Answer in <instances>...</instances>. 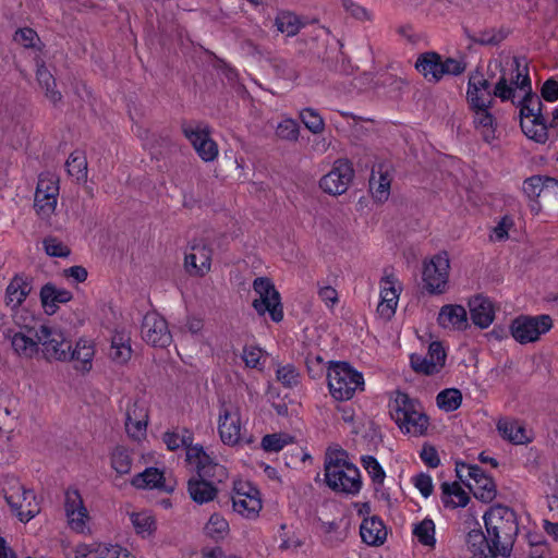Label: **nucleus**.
<instances>
[{
  "mask_svg": "<svg viewBox=\"0 0 558 558\" xmlns=\"http://www.w3.org/2000/svg\"><path fill=\"white\" fill-rule=\"evenodd\" d=\"M490 78H496L494 96L501 101L510 100L520 109L538 98L532 90L525 62L510 53H501L488 64Z\"/></svg>",
  "mask_w": 558,
  "mask_h": 558,
  "instance_id": "nucleus-1",
  "label": "nucleus"
},
{
  "mask_svg": "<svg viewBox=\"0 0 558 558\" xmlns=\"http://www.w3.org/2000/svg\"><path fill=\"white\" fill-rule=\"evenodd\" d=\"M411 482L424 498H428L433 494L434 484L429 474L418 473L412 476Z\"/></svg>",
  "mask_w": 558,
  "mask_h": 558,
  "instance_id": "nucleus-63",
  "label": "nucleus"
},
{
  "mask_svg": "<svg viewBox=\"0 0 558 558\" xmlns=\"http://www.w3.org/2000/svg\"><path fill=\"white\" fill-rule=\"evenodd\" d=\"M497 430L504 439L515 445H523L531 440L523 424L515 420L500 418L497 423Z\"/></svg>",
  "mask_w": 558,
  "mask_h": 558,
  "instance_id": "nucleus-38",
  "label": "nucleus"
},
{
  "mask_svg": "<svg viewBox=\"0 0 558 558\" xmlns=\"http://www.w3.org/2000/svg\"><path fill=\"white\" fill-rule=\"evenodd\" d=\"M325 480L332 490L349 495L359 494L362 487L360 470L348 460L343 451L327 454Z\"/></svg>",
  "mask_w": 558,
  "mask_h": 558,
  "instance_id": "nucleus-5",
  "label": "nucleus"
},
{
  "mask_svg": "<svg viewBox=\"0 0 558 558\" xmlns=\"http://www.w3.org/2000/svg\"><path fill=\"white\" fill-rule=\"evenodd\" d=\"M360 534L367 545L380 546L387 538V529L378 517H368L362 521Z\"/></svg>",
  "mask_w": 558,
  "mask_h": 558,
  "instance_id": "nucleus-33",
  "label": "nucleus"
},
{
  "mask_svg": "<svg viewBox=\"0 0 558 558\" xmlns=\"http://www.w3.org/2000/svg\"><path fill=\"white\" fill-rule=\"evenodd\" d=\"M66 170L71 177L82 180L87 174L86 158L81 153H73L66 160Z\"/></svg>",
  "mask_w": 558,
  "mask_h": 558,
  "instance_id": "nucleus-55",
  "label": "nucleus"
},
{
  "mask_svg": "<svg viewBox=\"0 0 558 558\" xmlns=\"http://www.w3.org/2000/svg\"><path fill=\"white\" fill-rule=\"evenodd\" d=\"M416 70L428 82H438L445 75H459L466 69V64L459 59L446 58L442 59L436 52H425L418 56L415 61Z\"/></svg>",
  "mask_w": 558,
  "mask_h": 558,
  "instance_id": "nucleus-11",
  "label": "nucleus"
},
{
  "mask_svg": "<svg viewBox=\"0 0 558 558\" xmlns=\"http://www.w3.org/2000/svg\"><path fill=\"white\" fill-rule=\"evenodd\" d=\"M462 392L457 388H446L436 396V404L444 412H453L462 404Z\"/></svg>",
  "mask_w": 558,
  "mask_h": 558,
  "instance_id": "nucleus-45",
  "label": "nucleus"
},
{
  "mask_svg": "<svg viewBox=\"0 0 558 558\" xmlns=\"http://www.w3.org/2000/svg\"><path fill=\"white\" fill-rule=\"evenodd\" d=\"M44 250L51 257H68L71 254L70 247L56 236H47L43 241Z\"/></svg>",
  "mask_w": 558,
  "mask_h": 558,
  "instance_id": "nucleus-57",
  "label": "nucleus"
},
{
  "mask_svg": "<svg viewBox=\"0 0 558 558\" xmlns=\"http://www.w3.org/2000/svg\"><path fill=\"white\" fill-rule=\"evenodd\" d=\"M2 490L7 504L20 521L28 522L39 512L34 492L26 489L17 478L8 476Z\"/></svg>",
  "mask_w": 558,
  "mask_h": 558,
  "instance_id": "nucleus-7",
  "label": "nucleus"
},
{
  "mask_svg": "<svg viewBox=\"0 0 558 558\" xmlns=\"http://www.w3.org/2000/svg\"><path fill=\"white\" fill-rule=\"evenodd\" d=\"M60 193L59 178L52 172H43L38 177L34 193V210L37 217L50 223L56 216Z\"/></svg>",
  "mask_w": 558,
  "mask_h": 558,
  "instance_id": "nucleus-8",
  "label": "nucleus"
},
{
  "mask_svg": "<svg viewBox=\"0 0 558 558\" xmlns=\"http://www.w3.org/2000/svg\"><path fill=\"white\" fill-rule=\"evenodd\" d=\"M242 360L247 367L263 369L267 354L258 347L248 345L243 349Z\"/></svg>",
  "mask_w": 558,
  "mask_h": 558,
  "instance_id": "nucleus-53",
  "label": "nucleus"
},
{
  "mask_svg": "<svg viewBox=\"0 0 558 558\" xmlns=\"http://www.w3.org/2000/svg\"><path fill=\"white\" fill-rule=\"evenodd\" d=\"M210 459L211 457L205 452L202 446L187 445L186 461L196 469L197 473Z\"/></svg>",
  "mask_w": 558,
  "mask_h": 558,
  "instance_id": "nucleus-58",
  "label": "nucleus"
},
{
  "mask_svg": "<svg viewBox=\"0 0 558 558\" xmlns=\"http://www.w3.org/2000/svg\"><path fill=\"white\" fill-rule=\"evenodd\" d=\"M162 440L169 450H177L179 448H186L187 445L192 444L193 435L187 429H173L166 432L162 436Z\"/></svg>",
  "mask_w": 558,
  "mask_h": 558,
  "instance_id": "nucleus-49",
  "label": "nucleus"
},
{
  "mask_svg": "<svg viewBox=\"0 0 558 558\" xmlns=\"http://www.w3.org/2000/svg\"><path fill=\"white\" fill-rule=\"evenodd\" d=\"M470 315L474 325L485 329L489 327L494 320L493 303L484 296H475L469 302Z\"/></svg>",
  "mask_w": 558,
  "mask_h": 558,
  "instance_id": "nucleus-34",
  "label": "nucleus"
},
{
  "mask_svg": "<svg viewBox=\"0 0 558 558\" xmlns=\"http://www.w3.org/2000/svg\"><path fill=\"white\" fill-rule=\"evenodd\" d=\"M304 126L313 134H320L325 130L323 117L313 108H304L299 114Z\"/></svg>",
  "mask_w": 558,
  "mask_h": 558,
  "instance_id": "nucleus-52",
  "label": "nucleus"
},
{
  "mask_svg": "<svg viewBox=\"0 0 558 558\" xmlns=\"http://www.w3.org/2000/svg\"><path fill=\"white\" fill-rule=\"evenodd\" d=\"M402 289V283L393 274H386L380 279L377 314L384 320L395 316Z\"/></svg>",
  "mask_w": 558,
  "mask_h": 558,
  "instance_id": "nucleus-20",
  "label": "nucleus"
},
{
  "mask_svg": "<svg viewBox=\"0 0 558 558\" xmlns=\"http://www.w3.org/2000/svg\"><path fill=\"white\" fill-rule=\"evenodd\" d=\"M306 366L308 374L312 378L317 379L327 373V367L324 359L318 354L310 353L306 356Z\"/></svg>",
  "mask_w": 558,
  "mask_h": 558,
  "instance_id": "nucleus-62",
  "label": "nucleus"
},
{
  "mask_svg": "<svg viewBox=\"0 0 558 558\" xmlns=\"http://www.w3.org/2000/svg\"><path fill=\"white\" fill-rule=\"evenodd\" d=\"M231 500L234 512L248 520L256 519L263 508L259 490L242 480L234 481Z\"/></svg>",
  "mask_w": 558,
  "mask_h": 558,
  "instance_id": "nucleus-15",
  "label": "nucleus"
},
{
  "mask_svg": "<svg viewBox=\"0 0 558 558\" xmlns=\"http://www.w3.org/2000/svg\"><path fill=\"white\" fill-rule=\"evenodd\" d=\"M38 40L36 32L28 27L20 28L14 34V41L25 48L35 47Z\"/></svg>",
  "mask_w": 558,
  "mask_h": 558,
  "instance_id": "nucleus-64",
  "label": "nucleus"
},
{
  "mask_svg": "<svg viewBox=\"0 0 558 558\" xmlns=\"http://www.w3.org/2000/svg\"><path fill=\"white\" fill-rule=\"evenodd\" d=\"M130 521L135 532L142 537L150 536L156 530V521L149 511L131 512Z\"/></svg>",
  "mask_w": 558,
  "mask_h": 558,
  "instance_id": "nucleus-44",
  "label": "nucleus"
},
{
  "mask_svg": "<svg viewBox=\"0 0 558 558\" xmlns=\"http://www.w3.org/2000/svg\"><path fill=\"white\" fill-rule=\"evenodd\" d=\"M412 533L420 544L428 547L435 546V523L432 519L425 518L422 521L414 523Z\"/></svg>",
  "mask_w": 558,
  "mask_h": 558,
  "instance_id": "nucleus-46",
  "label": "nucleus"
},
{
  "mask_svg": "<svg viewBox=\"0 0 558 558\" xmlns=\"http://www.w3.org/2000/svg\"><path fill=\"white\" fill-rule=\"evenodd\" d=\"M466 543L474 558H487L488 556H492V548L488 542L487 534L485 536L483 533L478 531H472L468 535Z\"/></svg>",
  "mask_w": 558,
  "mask_h": 558,
  "instance_id": "nucleus-47",
  "label": "nucleus"
},
{
  "mask_svg": "<svg viewBox=\"0 0 558 558\" xmlns=\"http://www.w3.org/2000/svg\"><path fill=\"white\" fill-rule=\"evenodd\" d=\"M32 280L23 274L15 275L5 288L4 303L14 313L26 301L32 292Z\"/></svg>",
  "mask_w": 558,
  "mask_h": 558,
  "instance_id": "nucleus-27",
  "label": "nucleus"
},
{
  "mask_svg": "<svg viewBox=\"0 0 558 558\" xmlns=\"http://www.w3.org/2000/svg\"><path fill=\"white\" fill-rule=\"evenodd\" d=\"M204 534L214 539L219 541L228 536L230 526L228 520L220 513H213L204 525Z\"/></svg>",
  "mask_w": 558,
  "mask_h": 558,
  "instance_id": "nucleus-43",
  "label": "nucleus"
},
{
  "mask_svg": "<svg viewBox=\"0 0 558 558\" xmlns=\"http://www.w3.org/2000/svg\"><path fill=\"white\" fill-rule=\"evenodd\" d=\"M72 300V293L63 288H57L52 283L45 284L40 290V301L45 312L49 315L56 313L59 304Z\"/></svg>",
  "mask_w": 558,
  "mask_h": 558,
  "instance_id": "nucleus-35",
  "label": "nucleus"
},
{
  "mask_svg": "<svg viewBox=\"0 0 558 558\" xmlns=\"http://www.w3.org/2000/svg\"><path fill=\"white\" fill-rule=\"evenodd\" d=\"M354 170L351 162L347 159H338L333 162L331 170L319 181L320 189L330 195L343 194L352 179Z\"/></svg>",
  "mask_w": 558,
  "mask_h": 558,
  "instance_id": "nucleus-21",
  "label": "nucleus"
},
{
  "mask_svg": "<svg viewBox=\"0 0 558 558\" xmlns=\"http://www.w3.org/2000/svg\"><path fill=\"white\" fill-rule=\"evenodd\" d=\"M131 338L126 331H116L111 339L110 356L117 363H125L132 354Z\"/></svg>",
  "mask_w": 558,
  "mask_h": 558,
  "instance_id": "nucleus-40",
  "label": "nucleus"
},
{
  "mask_svg": "<svg viewBox=\"0 0 558 558\" xmlns=\"http://www.w3.org/2000/svg\"><path fill=\"white\" fill-rule=\"evenodd\" d=\"M217 433L220 441L228 447L250 445L253 438L247 434V418L239 404L222 400L217 415Z\"/></svg>",
  "mask_w": 558,
  "mask_h": 558,
  "instance_id": "nucleus-4",
  "label": "nucleus"
},
{
  "mask_svg": "<svg viewBox=\"0 0 558 558\" xmlns=\"http://www.w3.org/2000/svg\"><path fill=\"white\" fill-rule=\"evenodd\" d=\"M520 118L521 129L526 137L538 144H545L548 141L549 133L543 119L539 98H533L529 105H522Z\"/></svg>",
  "mask_w": 558,
  "mask_h": 558,
  "instance_id": "nucleus-17",
  "label": "nucleus"
},
{
  "mask_svg": "<svg viewBox=\"0 0 558 558\" xmlns=\"http://www.w3.org/2000/svg\"><path fill=\"white\" fill-rule=\"evenodd\" d=\"M364 376L347 362L331 361L327 367V386L337 401L351 400L357 391L364 390Z\"/></svg>",
  "mask_w": 558,
  "mask_h": 558,
  "instance_id": "nucleus-6",
  "label": "nucleus"
},
{
  "mask_svg": "<svg viewBox=\"0 0 558 558\" xmlns=\"http://www.w3.org/2000/svg\"><path fill=\"white\" fill-rule=\"evenodd\" d=\"M72 558H128V550L106 543L78 544Z\"/></svg>",
  "mask_w": 558,
  "mask_h": 558,
  "instance_id": "nucleus-28",
  "label": "nucleus"
},
{
  "mask_svg": "<svg viewBox=\"0 0 558 558\" xmlns=\"http://www.w3.org/2000/svg\"><path fill=\"white\" fill-rule=\"evenodd\" d=\"M447 353L444 345L438 342H432L425 356L412 355L411 364L415 372L434 375L439 373L446 363Z\"/></svg>",
  "mask_w": 558,
  "mask_h": 558,
  "instance_id": "nucleus-24",
  "label": "nucleus"
},
{
  "mask_svg": "<svg viewBox=\"0 0 558 558\" xmlns=\"http://www.w3.org/2000/svg\"><path fill=\"white\" fill-rule=\"evenodd\" d=\"M483 519L492 557L506 555L518 533L515 513L507 507L494 506L485 512Z\"/></svg>",
  "mask_w": 558,
  "mask_h": 558,
  "instance_id": "nucleus-2",
  "label": "nucleus"
},
{
  "mask_svg": "<svg viewBox=\"0 0 558 558\" xmlns=\"http://www.w3.org/2000/svg\"><path fill=\"white\" fill-rule=\"evenodd\" d=\"M553 328L549 315L527 316L514 318L510 325V333L520 344L536 342Z\"/></svg>",
  "mask_w": 558,
  "mask_h": 558,
  "instance_id": "nucleus-13",
  "label": "nucleus"
},
{
  "mask_svg": "<svg viewBox=\"0 0 558 558\" xmlns=\"http://www.w3.org/2000/svg\"><path fill=\"white\" fill-rule=\"evenodd\" d=\"M277 29L287 36H294L302 27L298 15L291 12H281L276 17Z\"/></svg>",
  "mask_w": 558,
  "mask_h": 558,
  "instance_id": "nucleus-51",
  "label": "nucleus"
},
{
  "mask_svg": "<svg viewBox=\"0 0 558 558\" xmlns=\"http://www.w3.org/2000/svg\"><path fill=\"white\" fill-rule=\"evenodd\" d=\"M489 109L490 107L471 109L473 112L474 126L482 134L485 141L494 138L496 131V119Z\"/></svg>",
  "mask_w": 558,
  "mask_h": 558,
  "instance_id": "nucleus-39",
  "label": "nucleus"
},
{
  "mask_svg": "<svg viewBox=\"0 0 558 558\" xmlns=\"http://www.w3.org/2000/svg\"><path fill=\"white\" fill-rule=\"evenodd\" d=\"M206 481L213 483L215 486L221 484L229 477L227 468L220 463H217L211 458L197 473Z\"/></svg>",
  "mask_w": 558,
  "mask_h": 558,
  "instance_id": "nucleus-48",
  "label": "nucleus"
},
{
  "mask_svg": "<svg viewBox=\"0 0 558 558\" xmlns=\"http://www.w3.org/2000/svg\"><path fill=\"white\" fill-rule=\"evenodd\" d=\"M437 325L447 331H463L469 327V316L465 307L460 304H445L440 307Z\"/></svg>",
  "mask_w": 558,
  "mask_h": 558,
  "instance_id": "nucleus-25",
  "label": "nucleus"
},
{
  "mask_svg": "<svg viewBox=\"0 0 558 558\" xmlns=\"http://www.w3.org/2000/svg\"><path fill=\"white\" fill-rule=\"evenodd\" d=\"M63 507L69 529L77 534H90L92 517L77 488L65 490Z\"/></svg>",
  "mask_w": 558,
  "mask_h": 558,
  "instance_id": "nucleus-14",
  "label": "nucleus"
},
{
  "mask_svg": "<svg viewBox=\"0 0 558 558\" xmlns=\"http://www.w3.org/2000/svg\"><path fill=\"white\" fill-rule=\"evenodd\" d=\"M183 133L203 161L211 162L218 157V145L210 137L206 125L196 122L187 123L183 125Z\"/></svg>",
  "mask_w": 558,
  "mask_h": 558,
  "instance_id": "nucleus-18",
  "label": "nucleus"
},
{
  "mask_svg": "<svg viewBox=\"0 0 558 558\" xmlns=\"http://www.w3.org/2000/svg\"><path fill=\"white\" fill-rule=\"evenodd\" d=\"M391 185V175L388 168L379 165L374 167L369 179V190L373 198L378 203H384L389 198Z\"/></svg>",
  "mask_w": 558,
  "mask_h": 558,
  "instance_id": "nucleus-32",
  "label": "nucleus"
},
{
  "mask_svg": "<svg viewBox=\"0 0 558 558\" xmlns=\"http://www.w3.org/2000/svg\"><path fill=\"white\" fill-rule=\"evenodd\" d=\"M35 337L39 342V352L48 362H66L70 356L71 345L66 340L64 332L54 326L41 325L36 331Z\"/></svg>",
  "mask_w": 558,
  "mask_h": 558,
  "instance_id": "nucleus-12",
  "label": "nucleus"
},
{
  "mask_svg": "<svg viewBox=\"0 0 558 558\" xmlns=\"http://www.w3.org/2000/svg\"><path fill=\"white\" fill-rule=\"evenodd\" d=\"M361 463L374 484L381 485L384 483L386 473L376 458L362 456Z\"/></svg>",
  "mask_w": 558,
  "mask_h": 558,
  "instance_id": "nucleus-56",
  "label": "nucleus"
},
{
  "mask_svg": "<svg viewBox=\"0 0 558 558\" xmlns=\"http://www.w3.org/2000/svg\"><path fill=\"white\" fill-rule=\"evenodd\" d=\"M187 492L193 501L199 505L214 500L218 495L217 486L198 474L190 478Z\"/></svg>",
  "mask_w": 558,
  "mask_h": 558,
  "instance_id": "nucleus-36",
  "label": "nucleus"
},
{
  "mask_svg": "<svg viewBox=\"0 0 558 558\" xmlns=\"http://www.w3.org/2000/svg\"><path fill=\"white\" fill-rule=\"evenodd\" d=\"M131 484L137 489L172 490V487L167 484L165 472L158 468L145 469L132 477Z\"/></svg>",
  "mask_w": 558,
  "mask_h": 558,
  "instance_id": "nucleus-31",
  "label": "nucleus"
},
{
  "mask_svg": "<svg viewBox=\"0 0 558 558\" xmlns=\"http://www.w3.org/2000/svg\"><path fill=\"white\" fill-rule=\"evenodd\" d=\"M37 81L40 88L44 90L46 99L52 105L57 106L62 99L61 93L57 89L56 80L52 74L45 68L39 65L37 68Z\"/></svg>",
  "mask_w": 558,
  "mask_h": 558,
  "instance_id": "nucleus-42",
  "label": "nucleus"
},
{
  "mask_svg": "<svg viewBox=\"0 0 558 558\" xmlns=\"http://www.w3.org/2000/svg\"><path fill=\"white\" fill-rule=\"evenodd\" d=\"M95 343L87 338H80L70 352L69 361H72L73 368L82 374H87L93 368V361L95 356Z\"/></svg>",
  "mask_w": 558,
  "mask_h": 558,
  "instance_id": "nucleus-29",
  "label": "nucleus"
},
{
  "mask_svg": "<svg viewBox=\"0 0 558 558\" xmlns=\"http://www.w3.org/2000/svg\"><path fill=\"white\" fill-rule=\"evenodd\" d=\"M457 473L461 481L466 482L468 487L481 499H493L495 484L493 480L478 466L462 463L457 466Z\"/></svg>",
  "mask_w": 558,
  "mask_h": 558,
  "instance_id": "nucleus-19",
  "label": "nucleus"
},
{
  "mask_svg": "<svg viewBox=\"0 0 558 558\" xmlns=\"http://www.w3.org/2000/svg\"><path fill=\"white\" fill-rule=\"evenodd\" d=\"M213 252L203 243L191 245L184 255V269L192 277H204L210 271Z\"/></svg>",
  "mask_w": 558,
  "mask_h": 558,
  "instance_id": "nucleus-23",
  "label": "nucleus"
},
{
  "mask_svg": "<svg viewBox=\"0 0 558 558\" xmlns=\"http://www.w3.org/2000/svg\"><path fill=\"white\" fill-rule=\"evenodd\" d=\"M276 377L279 383L288 388L295 387L300 381V374L291 364L278 366Z\"/></svg>",
  "mask_w": 558,
  "mask_h": 558,
  "instance_id": "nucleus-59",
  "label": "nucleus"
},
{
  "mask_svg": "<svg viewBox=\"0 0 558 558\" xmlns=\"http://www.w3.org/2000/svg\"><path fill=\"white\" fill-rule=\"evenodd\" d=\"M390 416L405 434L422 436L429 426V418L421 403L407 393L397 391L389 402Z\"/></svg>",
  "mask_w": 558,
  "mask_h": 558,
  "instance_id": "nucleus-3",
  "label": "nucleus"
},
{
  "mask_svg": "<svg viewBox=\"0 0 558 558\" xmlns=\"http://www.w3.org/2000/svg\"><path fill=\"white\" fill-rule=\"evenodd\" d=\"M276 135L283 141L296 142L300 135V126L295 120L286 118L278 123Z\"/></svg>",
  "mask_w": 558,
  "mask_h": 558,
  "instance_id": "nucleus-54",
  "label": "nucleus"
},
{
  "mask_svg": "<svg viewBox=\"0 0 558 558\" xmlns=\"http://www.w3.org/2000/svg\"><path fill=\"white\" fill-rule=\"evenodd\" d=\"M466 99L471 109L492 107L494 93L492 94L488 81L482 74L473 73L470 75Z\"/></svg>",
  "mask_w": 558,
  "mask_h": 558,
  "instance_id": "nucleus-26",
  "label": "nucleus"
},
{
  "mask_svg": "<svg viewBox=\"0 0 558 558\" xmlns=\"http://www.w3.org/2000/svg\"><path fill=\"white\" fill-rule=\"evenodd\" d=\"M143 340L156 348H166L172 342L167 320L156 312H148L142 324Z\"/></svg>",
  "mask_w": 558,
  "mask_h": 558,
  "instance_id": "nucleus-22",
  "label": "nucleus"
},
{
  "mask_svg": "<svg viewBox=\"0 0 558 558\" xmlns=\"http://www.w3.org/2000/svg\"><path fill=\"white\" fill-rule=\"evenodd\" d=\"M294 437L287 433H275L265 435L262 438L260 446L266 452H278L286 446L293 444Z\"/></svg>",
  "mask_w": 558,
  "mask_h": 558,
  "instance_id": "nucleus-50",
  "label": "nucleus"
},
{
  "mask_svg": "<svg viewBox=\"0 0 558 558\" xmlns=\"http://www.w3.org/2000/svg\"><path fill=\"white\" fill-rule=\"evenodd\" d=\"M440 499L446 508H463L470 501V496L458 482H445L440 485Z\"/></svg>",
  "mask_w": 558,
  "mask_h": 558,
  "instance_id": "nucleus-37",
  "label": "nucleus"
},
{
  "mask_svg": "<svg viewBox=\"0 0 558 558\" xmlns=\"http://www.w3.org/2000/svg\"><path fill=\"white\" fill-rule=\"evenodd\" d=\"M109 461L111 469L118 476H123L131 473L133 458L128 448L123 446H116L110 451Z\"/></svg>",
  "mask_w": 558,
  "mask_h": 558,
  "instance_id": "nucleus-41",
  "label": "nucleus"
},
{
  "mask_svg": "<svg viewBox=\"0 0 558 558\" xmlns=\"http://www.w3.org/2000/svg\"><path fill=\"white\" fill-rule=\"evenodd\" d=\"M450 260L446 252H440L426 260L423 266V282L430 294H442L447 290Z\"/></svg>",
  "mask_w": 558,
  "mask_h": 558,
  "instance_id": "nucleus-16",
  "label": "nucleus"
},
{
  "mask_svg": "<svg viewBox=\"0 0 558 558\" xmlns=\"http://www.w3.org/2000/svg\"><path fill=\"white\" fill-rule=\"evenodd\" d=\"M120 410L124 414L128 435L136 441L145 439L149 418L147 402L136 396H125L120 401Z\"/></svg>",
  "mask_w": 558,
  "mask_h": 558,
  "instance_id": "nucleus-10",
  "label": "nucleus"
},
{
  "mask_svg": "<svg viewBox=\"0 0 558 558\" xmlns=\"http://www.w3.org/2000/svg\"><path fill=\"white\" fill-rule=\"evenodd\" d=\"M252 287L255 293L252 305L257 314L260 316L268 314L276 323L282 320L281 298L272 280L267 277H257L254 279Z\"/></svg>",
  "mask_w": 558,
  "mask_h": 558,
  "instance_id": "nucleus-9",
  "label": "nucleus"
},
{
  "mask_svg": "<svg viewBox=\"0 0 558 558\" xmlns=\"http://www.w3.org/2000/svg\"><path fill=\"white\" fill-rule=\"evenodd\" d=\"M5 338L10 341L14 353L21 359L31 360L39 354L38 339H34L24 330H9Z\"/></svg>",
  "mask_w": 558,
  "mask_h": 558,
  "instance_id": "nucleus-30",
  "label": "nucleus"
},
{
  "mask_svg": "<svg viewBox=\"0 0 558 558\" xmlns=\"http://www.w3.org/2000/svg\"><path fill=\"white\" fill-rule=\"evenodd\" d=\"M344 12L359 22H367L372 20V13L354 0H340Z\"/></svg>",
  "mask_w": 558,
  "mask_h": 558,
  "instance_id": "nucleus-60",
  "label": "nucleus"
},
{
  "mask_svg": "<svg viewBox=\"0 0 558 558\" xmlns=\"http://www.w3.org/2000/svg\"><path fill=\"white\" fill-rule=\"evenodd\" d=\"M546 177L534 175L523 182V192L532 201L542 198Z\"/></svg>",
  "mask_w": 558,
  "mask_h": 558,
  "instance_id": "nucleus-61",
  "label": "nucleus"
}]
</instances>
